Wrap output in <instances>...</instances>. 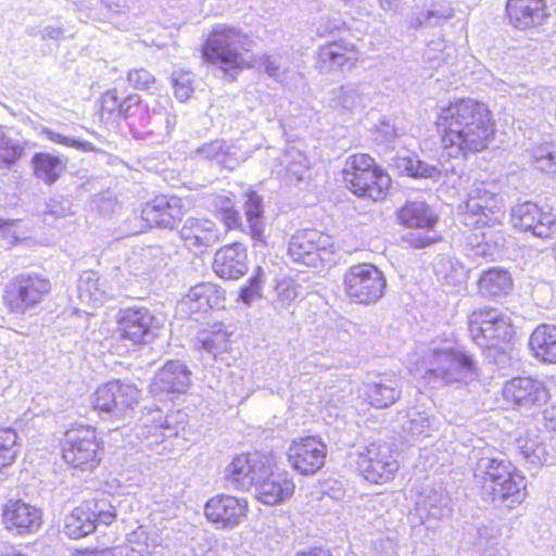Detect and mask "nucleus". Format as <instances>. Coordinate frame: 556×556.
I'll return each instance as SVG.
<instances>
[{"label":"nucleus","mask_w":556,"mask_h":556,"mask_svg":"<svg viewBox=\"0 0 556 556\" xmlns=\"http://www.w3.org/2000/svg\"><path fill=\"white\" fill-rule=\"evenodd\" d=\"M435 125L442 147L452 157L482 151L494 132L488 106L471 98L455 100L443 108Z\"/></svg>","instance_id":"nucleus-1"},{"label":"nucleus","mask_w":556,"mask_h":556,"mask_svg":"<svg viewBox=\"0 0 556 556\" xmlns=\"http://www.w3.org/2000/svg\"><path fill=\"white\" fill-rule=\"evenodd\" d=\"M473 479L484 501L514 508L526 496V479L503 456H482L473 469Z\"/></svg>","instance_id":"nucleus-2"},{"label":"nucleus","mask_w":556,"mask_h":556,"mask_svg":"<svg viewBox=\"0 0 556 556\" xmlns=\"http://www.w3.org/2000/svg\"><path fill=\"white\" fill-rule=\"evenodd\" d=\"M252 40L241 29L216 25L202 47L204 62L218 66L231 79L239 71L252 66Z\"/></svg>","instance_id":"nucleus-3"},{"label":"nucleus","mask_w":556,"mask_h":556,"mask_svg":"<svg viewBox=\"0 0 556 556\" xmlns=\"http://www.w3.org/2000/svg\"><path fill=\"white\" fill-rule=\"evenodd\" d=\"M422 364V379L432 388L471 380L476 376L471 356L450 345L430 349Z\"/></svg>","instance_id":"nucleus-4"},{"label":"nucleus","mask_w":556,"mask_h":556,"mask_svg":"<svg viewBox=\"0 0 556 556\" xmlns=\"http://www.w3.org/2000/svg\"><path fill=\"white\" fill-rule=\"evenodd\" d=\"M342 175L354 194L372 201L384 199L391 187L390 176L367 154L351 155L345 162Z\"/></svg>","instance_id":"nucleus-5"},{"label":"nucleus","mask_w":556,"mask_h":556,"mask_svg":"<svg viewBox=\"0 0 556 556\" xmlns=\"http://www.w3.org/2000/svg\"><path fill=\"white\" fill-rule=\"evenodd\" d=\"M141 392L130 382L111 380L97 388L91 406L105 420H121L130 415Z\"/></svg>","instance_id":"nucleus-6"},{"label":"nucleus","mask_w":556,"mask_h":556,"mask_svg":"<svg viewBox=\"0 0 556 556\" xmlns=\"http://www.w3.org/2000/svg\"><path fill=\"white\" fill-rule=\"evenodd\" d=\"M468 329L472 341L481 349H497L514 337L510 318L496 308L473 311L468 317Z\"/></svg>","instance_id":"nucleus-7"},{"label":"nucleus","mask_w":556,"mask_h":556,"mask_svg":"<svg viewBox=\"0 0 556 556\" xmlns=\"http://www.w3.org/2000/svg\"><path fill=\"white\" fill-rule=\"evenodd\" d=\"M463 223L475 230L502 226L505 219V208L502 199L485 189L483 184L475 186L466 202L459 205Z\"/></svg>","instance_id":"nucleus-8"},{"label":"nucleus","mask_w":556,"mask_h":556,"mask_svg":"<svg viewBox=\"0 0 556 556\" xmlns=\"http://www.w3.org/2000/svg\"><path fill=\"white\" fill-rule=\"evenodd\" d=\"M49 280L38 275L21 274L4 287L3 303L15 315H31L50 292Z\"/></svg>","instance_id":"nucleus-9"},{"label":"nucleus","mask_w":556,"mask_h":556,"mask_svg":"<svg viewBox=\"0 0 556 556\" xmlns=\"http://www.w3.org/2000/svg\"><path fill=\"white\" fill-rule=\"evenodd\" d=\"M344 290L352 302L374 304L378 302L387 286L383 274L371 264H357L344 275Z\"/></svg>","instance_id":"nucleus-10"},{"label":"nucleus","mask_w":556,"mask_h":556,"mask_svg":"<svg viewBox=\"0 0 556 556\" xmlns=\"http://www.w3.org/2000/svg\"><path fill=\"white\" fill-rule=\"evenodd\" d=\"M288 253L295 263L317 267L333 253V240L320 230L301 229L290 238Z\"/></svg>","instance_id":"nucleus-11"},{"label":"nucleus","mask_w":556,"mask_h":556,"mask_svg":"<svg viewBox=\"0 0 556 556\" xmlns=\"http://www.w3.org/2000/svg\"><path fill=\"white\" fill-rule=\"evenodd\" d=\"M115 519V507L106 498L87 501L66 517L64 531L77 540L93 532L97 523L109 526Z\"/></svg>","instance_id":"nucleus-12"},{"label":"nucleus","mask_w":556,"mask_h":556,"mask_svg":"<svg viewBox=\"0 0 556 556\" xmlns=\"http://www.w3.org/2000/svg\"><path fill=\"white\" fill-rule=\"evenodd\" d=\"M357 468L371 483H384L399 470L397 458L387 443L372 442L359 452Z\"/></svg>","instance_id":"nucleus-13"},{"label":"nucleus","mask_w":556,"mask_h":556,"mask_svg":"<svg viewBox=\"0 0 556 556\" xmlns=\"http://www.w3.org/2000/svg\"><path fill=\"white\" fill-rule=\"evenodd\" d=\"M62 452L68 465L81 470H92L101 459L100 443L91 428L70 431Z\"/></svg>","instance_id":"nucleus-14"},{"label":"nucleus","mask_w":556,"mask_h":556,"mask_svg":"<svg viewBox=\"0 0 556 556\" xmlns=\"http://www.w3.org/2000/svg\"><path fill=\"white\" fill-rule=\"evenodd\" d=\"M397 217L400 222L407 227L426 230L425 233L409 232L406 236H404L403 240L407 242L408 245L415 249H421L431 245L438 241L439 238L432 231V228L435 225L438 217L431 211L429 205H427L425 202H407L399 211Z\"/></svg>","instance_id":"nucleus-15"},{"label":"nucleus","mask_w":556,"mask_h":556,"mask_svg":"<svg viewBox=\"0 0 556 556\" xmlns=\"http://www.w3.org/2000/svg\"><path fill=\"white\" fill-rule=\"evenodd\" d=\"M249 504L243 497L219 494L211 497L204 506V515L218 530H230L248 517Z\"/></svg>","instance_id":"nucleus-16"},{"label":"nucleus","mask_w":556,"mask_h":556,"mask_svg":"<svg viewBox=\"0 0 556 556\" xmlns=\"http://www.w3.org/2000/svg\"><path fill=\"white\" fill-rule=\"evenodd\" d=\"M119 338L132 345L146 344L154 337V315L146 307L121 308L116 315Z\"/></svg>","instance_id":"nucleus-17"},{"label":"nucleus","mask_w":556,"mask_h":556,"mask_svg":"<svg viewBox=\"0 0 556 556\" xmlns=\"http://www.w3.org/2000/svg\"><path fill=\"white\" fill-rule=\"evenodd\" d=\"M287 455L294 470L309 476L316 473L325 465L327 446L316 437L300 438L291 442Z\"/></svg>","instance_id":"nucleus-18"},{"label":"nucleus","mask_w":556,"mask_h":556,"mask_svg":"<svg viewBox=\"0 0 556 556\" xmlns=\"http://www.w3.org/2000/svg\"><path fill=\"white\" fill-rule=\"evenodd\" d=\"M268 471V462L258 454H241L227 466L225 476L235 488L248 491L266 477Z\"/></svg>","instance_id":"nucleus-19"},{"label":"nucleus","mask_w":556,"mask_h":556,"mask_svg":"<svg viewBox=\"0 0 556 556\" xmlns=\"http://www.w3.org/2000/svg\"><path fill=\"white\" fill-rule=\"evenodd\" d=\"M511 223L515 228L530 231L539 238H549L556 235V216L551 211L544 212L532 202L514 206Z\"/></svg>","instance_id":"nucleus-20"},{"label":"nucleus","mask_w":556,"mask_h":556,"mask_svg":"<svg viewBox=\"0 0 556 556\" xmlns=\"http://www.w3.org/2000/svg\"><path fill=\"white\" fill-rule=\"evenodd\" d=\"M503 397L520 409L541 406L548 400V391L544 383L530 377H517L503 387Z\"/></svg>","instance_id":"nucleus-21"},{"label":"nucleus","mask_w":556,"mask_h":556,"mask_svg":"<svg viewBox=\"0 0 556 556\" xmlns=\"http://www.w3.org/2000/svg\"><path fill=\"white\" fill-rule=\"evenodd\" d=\"M2 521L10 532L17 535H29L41 528L42 514L34 505L21 500H10L3 506Z\"/></svg>","instance_id":"nucleus-22"},{"label":"nucleus","mask_w":556,"mask_h":556,"mask_svg":"<svg viewBox=\"0 0 556 556\" xmlns=\"http://www.w3.org/2000/svg\"><path fill=\"white\" fill-rule=\"evenodd\" d=\"M186 214L182 200L175 195L161 194L149 201L141 216L151 226L174 229Z\"/></svg>","instance_id":"nucleus-23"},{"label":"nucleus","mask_w":556,"mask_h":556,"mask_svg":"<svg viewBox=\"0 0 556 556\" xmlns=\"http://www.w3.org/2000/svg\"><path fill=\"white\" fill-rule=\"evenodd\" d=\"M191 384V371L179 361L167 362L155 375L150 391L154 396L186 393Z\"/></svg>","instance_id":"nucleus-24"},{"label":"nucleus","mask_w":556,"mask_h":556,"mask_svg":"<svg viewBox=\"0 0 556 556\" xmlns=\"http://www.w3.org/2000/svg\"><path fill=\"white\" fill-rule=\"evenodd\" d=\"M225 292L212 282H202L189 289L178 303V309L184 314L207 312L211 308L224 306Z\"/></svg>","instance_id":"nucleus-25"},{"label":"nucleus","mask_w":556,"mask_h":556,"mask_svg":"<svg viewBox=\"0 0 556 556\" xmlns=\"http://www.w3.org/2000/svg\"><path fill=\"white\" fill-rule=\"evenodd\" d=\"M180 238L189 250L201 251L216 244L222 232L211 219L188 217L180 229Z\"/></svg>","instance_id":"nucleus-26"},{"label":"nucleus","mask_w":556,"mask_h":556,"mask_svg":"<svg viewBox=\"0 0 556 556\" xmlns=\"http://www.w3.org/2000/svg\"><path fill=\"white\" fill-rule=\"evenodd\" d=\"M213 269L223 279H238L248 271V253L243 244L231 243L214 255Z\"/></svg>","instance_id":"nucleus-27"},{"label":"nucleus","mask_w":556,"mask_h":556,"mask_svg":"<svg viewBox=\"0 0 556 556\" xmlns=\"http://www.w3.org/2000/svg\"><path fill=\"white\" fill-rule=\"evenodd\" d=\"M294 482L287 472H271L261 478L254 486L256 498L265 505H276L289 500L294 493Z\"/></svg>","instance_id":"nucleus-28"},{"label":"nucleus","mask_w":556,"mask_h":556,"mask_svg":"<svg viewBox=\"0 0 556 556\" xmlns=\"http://www.w3.org/2000/svg\"><path fill=\"white\" fill-rule=\"evenodd\" d=\"M358 59L355 45L344 40L332 41L318 49L316 63L320 73H330L352 66Z\"/></svg>","instance_id":"nucleus-29"},{"label":"nucleus","mask_w":556,"mask_h":556,"mask_svg":"<svg viewBox=\"0 0 556 556\" xmlns=\"http://www.w3.org/2000/svg\"><path fill=\"white\" fill-rule=\"evenodd\" d=\"M506 12L509 23L521 30L541 25L547 16L544 0H508Z\"/></svg>","instance_id":"nucleus-30"},{"label":"nucleus","mask_w":556,"mask_h":556,"mask_svg":"<svg viewBox=\"0 0 556 556\" xmlns=\"http://www.w3.org/2000/svg\"><path fill=\"white\" fill-rule=\"evenodd\" d=\"M402 382L394 375H382L378 380L368 381L364 386V394L369 404L376 408H387L401 396Z\"/></svg>","instance_id":"nucleus-31"},{"label":"nucleus","mask_w":556,"mask_h":556,"mask_svg":"<svg viewBox=\"0 0 556 556\" xmlns=\"http://www.w3.org/2000/svg\"><path fill=\"white\" fill-rule=\"evenodd\" d=\"M536 428H528L516 439V448L529 464L534 466L551 465L556 457L551 454L545 439L540 437Z\"/></svg>","instance_id":"nucleus-32"},{"label":"nucleus","mask_w":556,"mask_h":556,"mask_svg":"<svg viewBox=\"0 0 556 556\" xmlns=\"http://www.w3.org/2000/svg\"><path fill=\"white\" fill-rule=\"evenodd\" d=\"M170 109L168 99H164V103L157 101L151 109H144L139 118L140 126L159 137H168L177 122Z\"/></svg>","instance_id":"nucleus-33"},{"label":"nucleus","mask_w":556,"mask_h":556,"mask_svg":"<svg viewBox=\"0 0 556 556\" xmlns=\"http://www.w3.org/2000/svg\"><path fill=\"white\" fill-rule=\"evenodd\" d=\"M450 498L443 491L431 490L420 496L416 503V513L421 522L428 528L433 527L431 521L441 520L450 515Z\"/></svg>","instance_id":"nucleus-34"},{"label":"nucleus","mask_w":556,"mask_h":556,"mask_svg":"<svg viewBox=\"0 0 556 556\" xmlns=\"http://www.w3.org/2000/svg\"><path fill=\"white\" fill-rule=\"evenodd\" d=\"M369 89L365 83H348L331 91L330 104L337 110L353 112L365 106Z\"/></svg>","instance_id":"nucleus-35"},{"label":"nucleus","mask_w":556,"mask_h":556,"mask_svg":"<svg viewBox=\"0 0 556 556\" xmlns=\"http://www.w3.org/2000/svg\"><path fill=\"white\" fill-rule=\"evenodd\" d=\"M168 260L169 255L162 247L153 245L132 252L126 264L132 275L140 276L166 266Z\"/></svg>","instance_id":"nucleus-36"},{"label":"nucleus","mask_w":556,"mask_h":556,"mask_svg":"<svg viewBox=\"0 0 556 556\" xmlns=\"http://www.w3.org/2000/svg\"><path fill=\"white\" fill-rule=\"evenodd\" d=\"M454 16V10L450 2H433L428 9L417 8L406 20L407 28L419 29L421 27H437Z\"/></svg>","instance_id":"nucleus-37"},{"label":"nucleus","mask_w":556,"mask_h":556,"mask_svg":"<svg viewBox=\"0 0 556 556\" xmlns=\"http://www.w3.org/2000/svg\"><path fill=\"white\" fill-rule=\"evenodd\" d=\"M402 429L408 440L418 442L438 431L439 422L428 412L412 408L406 414V420L403 422Z\"/></svg>","instance_id":"nucleus-38"},{"label":"nucleus","mask_w":556,"mask_h":556,"mask_svg":"<svg viewBox=\"0 0 556 556\" xmlns=\"http://www.w3.org/2000/svg\"><path fill=\"white\" fill-rule=\"evenodd\" d=\"M529 348L534 357L545 363H556V327L539 325L531 333Z\"/></svg>","instance_id":"nucleus-39"},{"label":"nucleus","mask_w":556,"mask_h":556,"mask_svg":"<svg viewBox=\"0 0 556 556\" xmlns=\"http://www.w3.org/2000/svg\"><path fill=\"white\" fill-rule=\"evenodd\" d=\"M244 197V215L252 240L265 244V223L263 216V198L253 190H248Z\"/></svg>","instance_id":"nucleus-40"},{"label":"nucleus","mask_w":556,"mask_h":556,"mask_svg":"<svg viewBox=\"0 0 556 556\" xmlns=\"http://www.w3.org/2000/svg\"><path fill=\"white\" fill-rule=\"evenodd\" d=\"M66 159L47 152H37L31 157L34 176L51 186L58 181L66 169Z\"/></svg>","instance_id":"nucleus-41"},{"label":"nucleus","mask_w":556,"mask_h":556,"mask_svg":"<svg viewBox=\"0 0 556 556\" xmlns=\"http://www.w3.org/2000/svg\"><path fill=\"white\" fill-rule=\"evenodd\" d=\"M230 336L231 332L226 327L214 325L210 329L201 330L198 333L194 340V348L216 358L228 350Z\"/></svg>","instance_id":"nucleus-42"},{"label":"nucleus","mask_w":556,"mask_h":556,"mask_svg":"<svg viewBox=\"0 0 556 556\" xmlns=\"http://www.w3.org/2000/svg\"><path fill=\"white\" fill-rule=\"evenodd\" d=\"M479 292L484 296H502L508 294L513 288L510 274L501 267H491L484 270L478 281Z\"/></svg>","instance_id":"nucleus-43"},{"label":"nucleus","mask_w":556,"mask_h":556,"mask_svg":"<svg viewBox=\"0 0 556 556\" xmlns=\"http://www.w3.org/2000/svg\"><path fill=\"white\" fill-rule=\"evenodd\" d=\"M197 155L203 160L216 161L220 166L230 170L235 169L242 160L237 155L235 148L227 146L223 140L203 144L197 150Z\"/></svg>","instance_id":"nucleus-44"},{"label":"nucleus","mask_w":556,"mask_h":556,"mask_svg":"<svg viewBox=\"0 0 556 556\" xmlns=\"http://www.w3.org/2000/svg\"><path fill=\"white\" fill-rule=\"evenodd\" d=\"M393 164L400 174L412 177L437 179L441 175L440 167L427 164L417 159L416 155H412L407 152L402 155H396L393 159Z\"/></svg>","instance_id":"nucleus-45"},{"label":"nucleus","mask_w":556,"mask_h":556,"mask_svg":"<svg viewBox=\"0 0 556 556\" xmlns=\"http://www.w3.org/2000/svg\"><path fill=\"white\" fill-rule=\"evenodd\" d=\"M152 417L149 419L153 426V434L157 432L163 438L177 437L180 431L185 430L187 424V414L180 410L172 412L165 416L159 409L151 413Z\"/></svg>","instance_id":"nucleus-46"},{"label":"nucleus","mask_w":556,"mask_h":556,"mask_svg":"<svg viewBox=\"0 0 556 556\" xmlns=\"http://www.w3.org/2000/svg\"><path fill=\"white\" fill-rule=\"evenodd\" d=\"M433 271L439 280L448 286H458L466 277L462 263L448 255L440 256L434 261Z\"/></svg>","instance_id":"nucleus-47"},{"label":"nucleus","mask_w":556,"mask_h":556,"mask_svg":"<svg viewBox=\"0 0 556 556\" xmlns=\"http://www.w3.org/2000/svg\"><path fill=\"white\" fill-rule=\"evenodd\" d=\"M77 289L80 300L94 306L101 305L105 299L106 291L94 271L84 273L79 277Z\"/></svg>","instance_id":"nucleus-48"},{"label":"nucleus","mask_w":556,"mask_h":556,"mask_svg":"<svg viewBox=\"0 0 556 556\" xmlns=\"http://www.w3.org/2000/svg\"><path fill=\"white\" fill-rule=\"evenodd\" d=\"M20 140L13 138L8 129L0 125V168H11L24 154Z\"/></svg>","instance_id":"nucleus-49"},{"label":"nucleus","mask_w":556,"mask_h":556,"mask_svg":"<svg viewBox=\"0 0 556 556\" xmlns=\"http://www.w3.org/2000/svg\"><path fill=\"white\" fill-rule=\"evenodd\" d=\"M504 237L501 233H493L481 230L479 233H473L472 238L469 239V245H471V256L492 257L496 252L497 247L504 244Z\"/></svg>","instance_id":"nucleus-50"},{"label":"nucleus","mask_w":556,"mask_h":556,"mask_svg":"<svg viewBox=\"0 0 556 556\" xmlns=\"http://www.w3.org/2000/svg\"><path fill=\"white\" fill-rule=\"evenodd\" d=\"M534 167L546 174H556V142H546L531 152Z\"/></svg>","instance_id":"nucleus-51"},{"label":"nucleus","mask_w":556,"mask_h":556,"mask_svg":"<svg viewBox=\"0 0 556 556\" xmlns=\"http://www.w3.org/2000/svg\"><path fill=\"white\" fill-rule=\"evenodd\" d=\"M18 452V435L12 428L0 429V469L11 465Z\"/></svg>","instance_id":"nucleus-52"},{"label":"nucleus","mask_w":556,"mask_h":556,"mask_svg":"<svg viewBox=\"0 0 556 556\" xmlns=\"http://www.w3.org/2000/svg\"><path fill=\"white\" fill-rule=\"evenodd\" d=\"M147 533L139 529L128 536V544L118 548L119 556H152V551L147 543Z\"/></svg>","instance_id":"nucleus-53"},{"label":"nucleus","mask_w":556,"mask_h":556,"mask_svg":"<svg viewBox=\"0 0 556 556\" xmlns=\"http://www.w3.org/2000/svg\"><path fill=\"white\" fill-rule=\"evenodd\" d=\"M127 79L135 89L149 92L157 90L155 77L143 67L129 71Z\"/></svg>","instance_id":"nucleus-54"},{"label":"nucleus","mask_w":556,"mask_h":556,"mask_svg":"<svg viewBox=\"0 0 556 556\" xmlns=\"http://www.w3.org/2000/svg\"><path fill=\"white\" fill-rule=\"evenodd\" d=\"M264 282V271L257 267L249 279V283L241 288L239 298L240 300L250 305L255 299L261 296V290Z\"/></svg>","instance_id":"nucleus-55"},{"label":"nucleus","mask_w":556,"mask_h":556,"mask_svg":"<svg viewBox=\"0 0 556 556\" xmlns=\"http://www.w3.org/2000/svg\"><path fill=\"white\" fill-rule=\"evenodd\" d=\"M277 302L282 306L290 305L299 296L296 286L291 279H282L276 285Z\"/></svg>","instance_id":"nucleus-56"},{"label":"nucleus","mask_w":556,"mask_h":556,"mask_svg":"<svg viewBox=\"0 0 556 556\" xmlns=\"http://www.w3.org/2000/svg\"><path fill=\"white\" fill-rule=\"evenodd\" d=\"M43 132L46 137L55 143L63 144L66 147L75 148L79 151L84 152H90L94 150V146L91 142L88 141H80L74 138H70L66 136H63L61 134H58L55 131H52L50 129H43Z\"/></svg>","instance_id":"nucleus-57"},{"label":"nucleus","mask_w":556,"mask_h":556,"mask_svg":"<svg viewBox=\"0 0 556 556\" xmlns=\"http://www.w3.org/2000/svg\"><path fill=\"white\" fill-rule=\"evenodd\" d=\"M306 159L299 151H290L285 155L282 163L286 165L287 172L298 179H302L306 169Z\"/></svg>","instance_id":"nucleus-58"},{"label":"nucleus","mask_w":556,"mask_h":556,"mask_svg":"<svg viewBox=\"0 0 556 556\" xmlns=\"http://www.w3.org/2000/svg\"><path fill=\"white\" fill-rule=\"evenodd\" d=\"M346 23L338 16L323 17L317 26V35L320 37L340 34L346 30Z\"/></svg>","instance_id":"nucleus-59"},{"label":"nucleus","mask_w":556,"mask_h":556,"mask_svg":"<svg viewBox=\"0 0 556 556\" xmlns=\"http://www.w3.org/2000/svg\"><path fill=\"white\" fill-rule=\"evenodd\" d=\"M399 134L397 129L394 125L390 124L389 122L381 121L379 124L376 125L375 129V140L380 143H386L387 146L391 147L392 149L395 148L394 142L397 139Z\"/></svg>","instance_id":"nucleus-60"},{"label":"nucleus","mask_w":556,"mask_h":556,"mask_svg":"<svg viewBox=\"0 0 556 556\" xmlns=\"http://www.w3.org/2000/svg\"><path fill=\"white\" fill-rule=\"evenodd\" d=\"M217 214L227 229H232L240 225L239 213L229 199L223 201V204L218 207Z\"/></svg>","instance_id":"nucleus-61"},{"label":"nucleus","mask_w":556,"mask_h":556,"mask_svg":"<svg viewBox=\"0 0 556 556\" xmlns=\"http://www.w3.org/2000/svg\"><path fill=\"white\" fill-rule=\"evenodd\" d=\"M55 218L66 217L72 214V202L63 197L52 198L47 204V213Z\"/></svg>","instance_id":"nucleus-62"},{"label":"nucleus","mask_w":556,"mask_h":556,"mask_svg":"<svg viewBox=\"0 0 556 556\" xmlns=\"http://www.w3.org/2000/svg\"><path fill=\"white\" fill-rule=\"evenodd\" d=\"M141 100L138 94H128L123 97L119 106V117L125 119L134 117L141 111Z\"/></svg>","instance_id":"nucleus-63"},{"label":"nucleus","mask_w":556,"mask_h":556,"mask_svg":"<svg viewBox=\"0 0 556 556\" xmlns=\"http://www.w3.org/2000/svg\"><path fill=\"white\" fill-rule=\"evenodd\" d=\"M122 99L123 96L118 92L116 88L108 90L101 98L102 111H105L111 115L117 114L118 116Z\"/></svg>","instance_id":"nucleus-64"}]
</instances>
